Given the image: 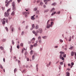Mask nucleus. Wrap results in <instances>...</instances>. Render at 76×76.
<instances>
[{"label": "nucleus", "mask_w": 76, "mask_h": 76, "mask_svg": "<svg viewBox=\"0 0 76 76\" xmlns=\"http://www.w3.org/2000/svg\"><path fill=\"white\" fill-rule=\"evenodd\" d=\"M51 24H47V28H49L50 27H52L53 26V25H54V22H52L50 23Z\"/></svg>", "instance_id": "nucleus-1"}, {"label": "nucleus", "mask_w": 76, "mask_h": 76, "mask_svg": "<svg viewBox=\"0 0 76 76\" xmlns=\"http://www.w3.org/2000/svg\"><path fill=\"white\" fill-rule=\"evenodd\" d=\"M12 9L14 11L16 10V6H15V3L13 2L12 3Z\"/></svg>", "instance_id": "nucleus-2"}, {"label": "nucleus", "mask_w": 76, "mask_h": 76, "mask_svg": "<svg viewBox=\"0 0 76 76\" xmlns=\"http://www.w3.org/2000/svg\"><path fill=\"white\" fill-rule=\"evenodd\" d=\"M12 0H10V1L8 2L7 3H5V6L6 7H8V6L9 5V3L10 2H12Z\"/></svg>", "instance_id": "nucleus-3"}, {"label": "nucleus", "mask_w": 76, "mask_h": 76, "mask_svg": "<svg viewBox=\"0 0 76 76\" xmlns=\"http://www.w3.org/2000/svg\"><path fill=\"white\" fill-rule=\"evenodd\" d=\"M4 14V16L5 17H8V16L9 15V12H5Z\"/></svg>", "instance_id": "nucleus-4"}, {"label": "nucleus", "mask_w": 76, "mask_h": 76, "mask_svg": "<svg viewBox=\"0 0 76 76\" xmlns=\"http://www.w3.org/2000/svg\"><path fill=\"white\" fill-rule=\"evenodd\" d=\"M60 54H61L60 55V59H61V57H62V56H63L61 54H64V53L62 52H60Z\"/></svg>", "instance_id": "nucleus-5"}, {"label": "nucleus", "mask_w": 76, "mask_h": 76, "mask_svg": "<svg viewBox=\"0 0 76 76\" xmlns=\"http://www.w3.org/2000/svg\"><path fill=\"white\" fill-rule=\"evenodd\" d=\"M35 38H33L32 40H31V41L32 44H34V42H35Z\"/></svg>", "instance_id": "nucleus-6"}, {"label": "nucleus", "mask_w": 76, "mask_h": 76, "mask_svg": "<svg viewBox=\"0 0 76 76\" xmlns=\"http://www.w3.org/2000/svg\"><path fill=\"white\" fill-rule=\"evenodd\" d=\"M50 1V0H44V2L45 3V4H47V1Z\"/></svg>", "instance_id": "nucleus-7"}, {"label": "nucleus", "mask_w": 76, "mask_h": 76, "mask_svg": "<svg viewBox=\"0 0 76 76\" xmlns=\"http://www.w3.org/2000/svg\"><path fill=\"white\" fill-rule=\"evenodd\" d=\"M32 28L30 29V30H32V29H34V28H35V26L34 25V24H32Z\"/></svg>", "instance_id": "nucleus-8"}, {"label": "nucleus", "mask_w": 76, "mask_h": 76, "mask_svg": "<svg viewBox=\"0 0 76 76\" xmlns=\"http://www.w3.org/2000/svg\"><path fill=\"white\" fill-rule=\"evenodd\" d=\"M35 15H34L33 16H31V19L32 20H34V19H35V18H34V17L35 16Z\"/></svg>", "instance_id": "nucleus-9"}, {"label": "nucleus", "mask_w": 76, "mask_h": 76, "mask_svg": "<svg viewBox=\"0 0 76 76\" xmlns=\"http://www.w3.org/2000/svg\"><path fill=\"white\" fill-rule=\"evenodd\" d=\"M3 20H5L6 21V23H7V21L8 20L7 19H6L5 18H4L3 19Z\"/></svg>", "instance_id": "nucleus-10"}, {"label": "nucleus", "mask_w": 76, "mask_h": 76, "mask_svg": "<svg viewBox=\"0 0 76 76\" xmlns=\"http://www.w3.org/2000/svg\"><path fill=\"white\" fill-rule=\"evenodd\" d=\"M23 15H25V14H29V12H28V13H26V12H23Z\"/></svg>", "instance_id": "nucleus-11"}, {"label": "nucleus", "mask_w": 76, "mask_h": 76, "mask_svg": "<svg viewBox=\"0 0 76 76\" xmlns=\"http://www.w3.org/2000/svg\"><path fill=\"white\" fill-rule=\"evenodd\" d=\"M66 76H70V73H69V72H67L66 73Z\"/></svg>", "instance_id": "nucleus-12"}, {"label": "nucleus", "mask_w": 76, "mask_h": 76, "mask_svg": "<svg viewBox=\"0 0 76 76\" xmlns=\"http://www.w3.org/2000/svg\"><path fill=\"white\" fill-rule=\"evenodd\" d=\"M71 56H74V52L73 51L71 52Z\"/></svg>", "instance_id": "nucleus-13"}, {"label": "nucleus", "mask_w": 76, "mask_h": 76, "mask_svg": "<svg viewBox=\"0 0 76 76\" xmlns=\"http://www.w3.org/2000/svg\"><path fill=\"white\" fill-rule=\"evenodd\" d=\"M56 4V3L54 2L52 4V6H55Z\"/></svg>", "instance_id": "nucleus-14"}, {"label": "nucleus", "mask_w": 76, "mask_h": 76, "mask_svg": "<svg viewBox=\"0 0 76 76\" xmlns=\"http://www.w3.org/2000/svg\"><path fill=\"white\" fill-rule=\"evenodd\" d=\"M73 48H74L73 46H72V47H71L70 48H69V49L71 50H73Z\"/></svg>", "instance_id": "nucleus-15"}, {"label": "nucleus", "mask_w": 76, "mask_h": 76, "mask_svg": "<svg viewBox=\"0 0 76 76\" xmlns=\"http://www.w3.org/2000/svg\"><path fill=\"white\" fill-rule=\"evenodd\" d=\"M55 10V9L54 8H53L51 10V12H54V11Z\"/></svg>", "instance_id": "nucleus-16"}, {"label": "nucleus", "mask_w": 76, "mask_h": 76, "mask_svg": "<svg viewBox=\"0 0 76 76\" xmlns=\"http://www.w3.org/2000/svg\"><path fill=\"white\" fill-rule=\"evenodd\" d=\"M15 15V12L13 11L12 14H11V15H12V16H14V15Z\"/></svg>", "instance_id": "nucleus-17"}, {"label": "nucleus", "mask_w": 76, "mask_h": 76, "mask_svg": "<svg viewBox=\"0 0 76 76\" xmlns=\"http://www.w3.org/2000/svg\"><path fill=\"white\" fill-rule=\"evenodd\" d=\"M30 47H31V50H32V48H33V47H34V46H33V45H30Z\"/></svg>", "instance_id": "nucleus-18"}, {"label": "nucleus", "mask_w": 76, "mask_h": 76, "mask_svg": "<svg viewBox=\"0 0 76 76\" xmlns=\"http://www.w3.org/2000/svg\"><path fill=\"white\" fill-rule=\"evenodd\" d=\"M6 23V22L5 20H3L2 22V24L3 25H4L5 23Z\"/></svg>", "instance_id": "nucleus-19"}, {"label": "nucleus", "mask_w": 76, "mask_h": 76, "mask_svg": "<svg viewBox=\"0 0 76 76\" xmlns=\"http://www.w3.org/2000/svg\"><path fill=\"white\" fill-rule=\"evenodd\" d=\"M25 50V48H23L22 49V53H23V50Z\"/></svg>", "instance_id": "nucleus-20"}, {"label": "nucleus", "mask_w": 76, "mask_h": 76, "mask_svg": "<svg viewBox=\"0 0 76 76\" xmlns=\"http://www.w3.org/2000/svg\"><path fill=\"white\" fill-rule=\"evenodd\" d=\"M32 60H34V59L35 58V56L34 55H33L32 56Z\"/></svg>", "instance_id": "nucleus-21"}, {"label": "nucleus", "mask_w": 76, "mask_h": 76, "mask_svg": "<svg viewBox=\"0 0 76 76\" xmlns=\"http://www.w3.org/2000/svg\"><path fill=\"white\" fill-rule=\"evenodd\" d=\"M33 50H31V52H30V54L32 55L33 54Z\"/></svg>", "instance_id": "nucleus-22"}, {"label": "nucleus", "mask_w": 76, "mask_h": 76, "mask_svg": "<svg viewBox=\"0 0 76 76\" xmlns=\"http://www.w3.org/2000/svg\"><path fill=\"white\" fill-rule=\"evenodd\" d=\"M39 31H40V34H41L42 33V29H39Z\"/></svg>", "instance_id": "nucleus-23"}, {"label": "nucleus", "mask_w": 76, "mask_h": 76, "mask_svg": "<svg viewBox=\"0 0 76 76\" xmlns=\"http://www.w3.org/2000/svg\"><path fill=\"white\" fill-rule=\"evenodd\" d=\"M39 26L38 25H37L36 26L35 28L36 29H38Z\"/></svg>", "instance_id": "nucleus-24"}, {"label": "nucleus", "mask_w": 76, "mask_h": 76, "mask_svg": "<svg viewBox=\"0 0 76 76\" xmlns=\"http://www.w3.org/2000/svg\"><path fill=\"white\" fill-rule=\"evenodd\" d=\"M55 14H56V12H54V13H53L51 14V16H53V15H54Z\"/></svg>", "instance_id": "nucleus-25"}, {"label": "nucleus", "mask_w": 76, "mask_h": 76, "mask_svg": "<svg viewBox=\"0 0 76 76\" xmlns=\"http://www.w3.org/2000/svg\"><path fill=\"white\" fill-rule=\"evenodd\" d=\"M34 11H37V8H34Z\"/></svg>", "instance_id": "nucleus-26"}, {"label": "nucleus", "mask_w": 76, "mask_h": 76, "mask_svg": "<svg viewBox=\"0 0 76 76\" xmlns=\"http://www.w3.org/2000/svg\"><path fill=\"white\" fill-rule=\"evenodd\" d=\"M71 36H70L69 37V41H71V40L72 39L71 38Z\"/></svg>", "instance_id": "nucleus-27"}, {"label": "nucleus", "mask_w": 76, "mask_h": 76, "mask_svg": "<svg viewBox=\"0 0 76 76\" xmlns=\"http://www.w3.org/2000/svg\"><path fill=\"white\" fill-rule=\"evenodd\" d=\"M20 46L21 47H23V44L21 43L20 44Z\"/></svg>", "instance_id": "nucleus-28"}, {"label": "nucleus", "mask_w": 76, "mask_h": 76, "mask_svg": "<svg viewBox=\"0 0 76 76\" xmlns=\"http://www.w3.org/2000/svg\"><path fill=\"white\" fill-rule=\"evenodd\" d=\"M16 71H17V69H16V68H15L14 71V73H16Z\"/></svg>", "instance_id": "nucleus-29"}, {"label": "nucleus", "mask_w": 76, "mask_h": 76, "mask_svg": "<svg viewBox=\"0 0 76 76\" xmlns=\"http://www.w3.org/2000/svg\"><path fill=\"white\" fill-rule=\"evenodd\" d=\"M37 43L34 44V47H37Z\"/></svg>", "instance_id": "nucleus-30"}, {"label": "nucleus", "mask_w": 76, "mask_h": 76, "mask_svg": "<svg viewBox=\"0 0 76 76\" xmlns=\"http://www.w3.org/2000/svg\"><path fill=\"white\" fill-rule=\"evenodd\" d=\"M56 14H58V15H59V14H60V11H58L57 12H56Z\"/></svg>", "instance_id": "nucleus-31"}, {"label": "nucleus", "mask_w": 76, "mask_h": 76, "mask_svg": "<svg viewBox=\"0 0 76 76\" xmlns=\"http://www.w3.org/2000/svg\"><path fill=\"white\" fill-rule=\"evenodd\" d=\"M42 38H43V39H46V38H47V37L44 36V37H42Z\"/></svg>", "instance_id": "nucleus-32"}, {"label": "nucleus", "mask_w": 76, "mask_h": 76, "mask_svg": "<svg viewBox=\"0 0 76 76\" xmlns=\"http://www.w3.org/2000/svg\"><path fill=\"white\" fill-rule=\"evenodd\" d=\"M0 67L1 69H3V66L1 64H0Z\"/></svg>", "instance_id": "nucleus-33"}, {"label": "nucleus", "mask_w": 76, "mask_h": 76, "mask_svg": "<svg viewBox=\"0 0 76 76\" xmlns=\"http://www.w3.org/2000/svg\"><path fill=\"white\" fill-rule=\"evenodd\" d=\"M36 67H37V70L38 71V65H36Z\"/></svg>", "instance_id": "nucleus-34"}, {"label": "nucleus", "mask_w": 76, "mask_h": 76, "mask_svg": "<svg viewBox=\"0 0 76 76\" xmlns=\"http://www.w3.org/2000/svg\"><path fill=\"white\" fill-rule=\"evenodd\" d=\"M5 29L7 31H8V28H7V27H5Z\"/></svg>", "instance_id": "nucleus-35"}, {"label": "nucleus", "mask_w": 76, "mask_h": 76, "mask_svg": "<svg viewBox=\"0 0 76 76\" xmlns=\"http://www.w3.org/2000/svg\"><path fill=\"white\" fill-rule=\"evenodd\" d=\"M6 40V39H3L2 41V42H4V41H5Z\"/></svg>", "instance_id": "nucleus-36"}, {"label": "nucleus", "mask_w": 76, "mask_h": 76, "mask_svg": "<svg viewBox=\"0 0 76 76\" xmlns=\"http://www.w3.org/2000/svg\"><path fill=\"white\" fill-rule=\"evenodd\" d=\"M48 10H49L48 9L46 10H45V11H44L45 12H45H48Z\"/></svg>", "instance_id": "nucleus-37"}, {"label": "nucleus", "mask_w": 76, "mask_h": 76, "mask_svg": "<svg viewBox=\"0 0 76 76\" xmlns=\"http://www.w3.org/2000/svg\"><path fill=\"white\" fill-rule=\"evenodd\" d=\"M38 40H39V39H41V37L39 36L38 37Z\"/></svg>", "instance_id": "nucleus-38"}, {"label": "nucleus", "mask_w": 76, "mask_h": 76, "mask_svg": "<svg viewBox=\"0 0 76 76\" xmlns=\"http://www.w3.org/2000/svg\"><path fill=\"white\" fill-rule=\"evenodd\" d=\"M62 59V60H64V57H61V59Z\"/></svg>", "instance_id": "nucleus-39"}, {"label": "nucleus", "mask_w": 76, "mask_h": 76, "mask_svg": "<svg viewBox=\"0 0 76 76\" xmlns=\"http://www.w3.org/2000/svg\"><path fill=\"white\" fill-rule=\"evenodd\" d=\"M60 64H61V65H63V62H60Z\"/></svg>", "instance_id": "nucleus-40"}, {"label": "nucleus", "mask_w": 76, "mask_h": 76, "mask_svg": "<svg viewBox=\"0 0 76 76\" xmlns=\"http://www.w3.org/2000/svg\"><path fill=\"white\" fill-rule=\"evenodd\" d=\"M71 64L72 66H73V65H74V63H73V62L71 63Z\"/></svg>", "instance_id": "nucleus-41"}, {"label": "nucleus", "mask_w": 76, "mask_h": 76, "mask_svg": "<svg viewBox=\"0 0 76 76\" xmlns=\"http://www.w3.org/2000/svg\"><path fill=\"white\" fill-rule=\"evenodd\" d=\"M12 43L13 45H14V44H15V42H14L13 41V40H12Z\"/></svg>", "instance_id": "nucleus-42"}, {"label": "nucleus", "mask_w": 76, "mask_h": 76, "mask_svg": "<svg viewBox=\"0 0 76 76\" xmlns=\"http://www.w3.org/2000/svg\"><path fill=\"white\" fill-rule=\"evenodd\" d=\"M1 50H3V48L2 47H0Z\"/></svg>", "instance_id": "nucleus-43"}, {"label": "nucleus", "mask_w": 76, "mask_h": 76, "mask_svg": "<svg viewBox=\"0 0 76 76\" xmlns=\"http://www.w3.org/2000/svg\"><path fill=\"white\" fill-rule=\"evenodd\" d=\"M10 9H8L7 11V12H9L10 11Z\"/></svg>", "instance_id": "nucleus-44"}, {"label": "nucleus", "mask_w": 76, "mask_h": 76, "mask_svg": "<svg viewBox=\"0 0 76 76\" xmlns=\"http://www.w3.org/2000/svg\"><path fill=\"white\" fill-rule=\"evenodd\" d=\"M50 20H48V21L47 22V24H48V23H49V22H50Z\"/></svg>", "instance_id": "nucleus-45"}, {"label": "nucleus", "mask_w": 76, "mask_h": 76, "mask_svg": "<svg viewBox=\"0 0 76 76\" xmlns=\"http://www.w3.org/2000/svg\"><path fill=\"white\" fill-rule=\"evenodd\" d=\"M40 4H41V6H42L43 4V3L41 2L40 3Z\"/></svg>", "instance_id": "nucleus-46"}, {"label": "nucleus", "mask_w": 76, "mask_h": 76, "mask_svg": "<svg viewBox=\"0 0 76 76\" xmlns=\"http://www.w3.org/2000/svg\"><path fill=\"white\" fill-rule=\"evenodd\" d=\"M32 32L33 34H35V31H32Z\"/></svg>", "instance_id": "nucleus-47"}, {"label": "nucleus", "mask_w": 76, "mask_h": 76, "mask_svg": "<svg viewBox=\"0 0 76 76\" xmlns=\"http://www.w3.org/2000/svg\"><path fill=\"white\" fill-rule=\"evenodd\" d=\"M63 57H66V54H64V55L63 56Z\"/></svg>", "instance_id": "nucleus-48"}, {"label": "nucleus", "mask_w": 76, "mask_h": 76, "mask_svg": "<svg viewBox=\"0 0 76 76\" xmlns=\"http://www.w3.org/2000/svg\"><path fill=\"white\" fill-rule=\"evenodd\" d=\"M8 3V0H6L5 1V3Z\"/></svg>", "instance_id": "nucleus-49"}, {"label": "nucleus", "mask_w": 76, "mask_h": 76, "mask_svg": "<svg viewBox=\"0 0 76 76\" xmlns=\"http://www.w3.org/2000/svg\"><path fill=\"white\" fill-rule=\"evenodd\" d=\"M24 33V32L23 31H22L21 33V35H23Z\"/></svg>", "instance_id": "nucleus-50"}, {"label": "nucleus", "mask_w": 76, "mask_h": 76, "mask_svg": "<svg viewBox=\"0 0 76 76\" xmlns=\"http://www.w3.org/2000/svg\"><path fill=\"white\" fill-rule=\"evenodd\" d=\"M24 72H25V70L22 71V73H24Z\"/></svg>", "instance_id": "nucleus-51"}, {"label": "nucleus", "mask_w": 76, "mask_h": 76, "mask_svg": "<svg viewBox=\"0 0 76 76\" xmlns=\"http://www.w3.org/2000/svg\"><path fill=\"white\" fill-rule=\"evenodd\" d=\"M17 48H18V49H19V45H18L17 46Z\"/></svg>", "instance_id": "nucleus-52"}, {"label": "nucleus", "mask_w": 76, "mask_h": 76, "mask_svg": "<svg viewBox=\"0 0 76 76\" xmlns=\"http://www.w3.org/2000/svg\"><path fill=\"white\" fill-rule=\"evenodd\" d=\"M60 41L61 42H63V40L61 39L60 40Z\"/></svg>", "instance_id": "nucleus-53"}, {"label": "nucleus", "mask_w": 76, "mask_h": 76, "mask_svg": "<svg viewBox=\"0 0 76 76\" xmlns=\"http://www.w3.org/2000/svg\"><path fill=\"white\" fill-rule=\"evenodd\" d=\"M2 9L3 10H4V8L3 7H2Z\"/></svg>", "instance_id": "nucleus-54"}, {"label": "nucleus", "mask_w": 76, "mask_h": 76, "mask_svg": "<svg viewBox=\"0 0 76 76\" xmlns=\"http://www.w3.org/2000/svg\"><path fill=\"white\" fill-rule=\"evenodd\" d=\"M21 0H17L18 2V3H19L20 1Z\"/></svg>", "instance_id": "nucleus-55"}, {"label": "nucleus", "mask_w": 76, "mask_h": 76, "mask_svg": "<svg viewBox=\"0 0 76 76\" xmlns=\"http://www.w3.org/2000/svg\"><path fill=\"white\" fill-rule=\"evenodd\" d=\"M3 61L4 62H5V58H3Z\"/></svg>", "instance_id": "nucleus-56"}, {"label": "nucleus", "mask_w": 76, "mask_h": 76, "mask_svg": "<svg viewBox=\"0 0 76 76\" xmlns=\"http://www.w3.org/2000/svg\"><path fill=\"white\" fill-rule=\"evenodd\" d=\"M27 60L28 61H29V58H27Z\"/></svg>", "instance_id": "nucleus-57"}, {"label": "nucleus", "mask_w": 76, "mask_h": 76, "mask_svg": "<svg viewBox=\"0 0 76 76\" xmlns=\"http://www.w3.org/2000/svg\"><path fill=\"white\" fill-rule=\"evenodd\" d=\"M43 7L44 8H45V7H46V5H44L43 6Z\"/></svg>", "instance_id": "nucleus-58"}, {"label": "nucleus", "mask_w": 76, "mask_h": 76, "mask_svg": "<svg viewBox=\"0 0 76 76\" xmlns=\"http://www.w3.org/2000/svg\"><path fill=\"white\" fill-rule=\"evenodd\" d=\"M13 29H14V28H12V32H13Z\"/></svg>", "instance_id": "nucleus-59"}, {"label": "nucleus", "mask_w": 76, "mask_h": 76, "mask_svg": "<svg viewBox=\"0 0 76 76\" xmlns=\"http://www.w3.org/2000/svg\"><path fill=\"white\" fill-rule=\"evenodd\" d=\"M38 14V13H39V11H37V12H36Z\"/></svg>", "instance_id": "nucleus-60"}, {"label": "nucleus", "mask_w": 76, "mask_h": 76, "mask_svg": "<svg viewBox=\"0 0 76 76\" xmlns=\"http://www.w3.org/2000/svg\"><path fill=\"white\" fill-rule=\"evenodd\" d=\"M27 52H26L25 53V55H26V54H27Z\"/></svg>", "instance_id": "nucleus-61"}, {"label": "nucleus", "mask_w": 76, "mask_h": 76, "mask_svg": "<svg viewBox=\"0 0 76 76\" xmlns=\"http://www.w3.org/2000/svg\"><path fill=\"white\" fill-rule=\"evenodd\" d=\"M28 28V26H26V29H27Z\"/></svg>", "instance_id": "nucleus-62"}, {"label": "nucleus", "mask_w": 76, "mask_h": 76, "mask_svg": "<svg viewBox=\"0 0 76 76\" xmlns=\"http://www.w3.org/2000/svg\"><path fill=\"white\" fill-rule=\"evenodd\" d=\"M68 66H70V64H68Z\"/></svg>", "instance_id": "nucleus-63"}, {"label": "nucleus", "mask_w": 76, "mask_h": 76, "mask_svg": "<svg viewBox=\"0 0 76 76\" xmlns=\"http://www.w3.org/2000/svg\"><path fill=\"white\" fill-rule=\"evenodd\" d=\"M75 57H76V53L75 54Z\"/></svg>", "instance_id": "nucleus-64"}]
</instances>
